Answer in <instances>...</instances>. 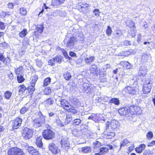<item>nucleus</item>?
Segmentation results:
<instances>
[{
    "mask_svg": "<svg viewBox=\"0 0 155 155\" xmlns=\"http://www.w3.org/2000/svg\"><path fill=\"white\" fill-rule=\"evenodd\" d=\"M153 79L150 77L145 79L143 85L142 91L144 94H147L151 91V86L150 84L152 83Z\"/></svg>",
    "mask_w": 155,
    "mask_h": 155,
    "instance_id": "obj_1",
    "label": "nucleus"
},
{
    "mask_svg": "<svg viewBox=\"0 0 155 155\" xmlns=\"http://www.w3.org/2000/svg\"><path fill=\"white\" fill-rule=\"evenodd\" d=\"M33 133L34 131L33 130L26 127L22 130L21 134L24 140H28L32 137Z\"/></svg>",
    "mask_w": 155,
    "mask_h": 155,
    "instance_id": "obj_2",
    "label": "nucleus"
},
{
    "mask_svg": "<svg viewBox=\"0 0 155 155\" xmlns=\"http://www.w3.org/2000/svg\"><path fill=\"white\" fill-rule=\"evenodd\" d=\"M42 137L45 140H49L54 139L55 136V133L49 129L44 130L42 133Z\"/></svg>",
    "mask_w": 155,
    "mask_h": 155,
    "instance_id": "obj_3",
    "label": "nucleus"
},
{
    "mask_svg": "<svg viewBox=\"0 0 155 155\" xmlns=\"http://www.w3.org/2000/svg\"><path fill=\"white\" fill-rule=\"evenodd\" d=\"M89 7L88 4L81 2L78 3L75 6L76 9L83 14H85L87 12Z\"/></svg>",
    "mask_w": 155,
    "mask_h": 155,
    "instance_id": "obj_4",
    "label": "nucleus"
},
{
    "mask_svg": "<svg viewBox=\"0 0 155 155\" xmlns=\"http://www.w3.org/2000/svg\"><path fill=\"white\" fill-rule=\"evenodd\" d=\"M128 112L132 115H140L142 113L141 107L135 105H132L128 108Z\"/></svg>",
    "mask_w": 155,
    "mask_h": 155,
    "instance_id": "obj_5",
    "label": "nucleus"
},
{
    "mask_svg": "<svg viewBox=\"0 0 155 155\" xmlns=\"http://www.w3.org/2000/svg\"><path fill=\"white\" fill-rule=\"evenodd\" d=\"M7 153L8 155H25L23 150L17 147L10 148Z\"/></svg>",
    "mask_w": 155,
    "mask_h": 155,
    "instance_id": "obj_6",
    "label": "nucleus"
},
{
    "mask_svg": "<svg viewBox=\"0 0 155 155\" xmlns=\"http://www.w3.org/2000/svg\"><path fill=\"white\" fill-rule=\"evenodd\" d=\"M125 93L131 96L137 95L138 92L139 88L138 86H127L125 88Z\"/></svg>",
    "mask_w": 155,
    "mask_h": 155,
    "instance_id": "obj_7",
    "label": "nucleus"
},
{
    "mask_svg": "<svg viewBox=\"0 0 155 155\" xmlns=\"http://www.w3.org/2000/svg\"><path fill=\"white\" fill-rule=\"evenodd\" d=\"M120 125V123L118 121L114 120H112L110 122L107 121L106 122V130L108 129L110 126V128L113 130H116L119 128Z\"/></svg>",
    "mask_w": 155,
    "mask_h": 155,
    "instance_id": "obj_8",
    "label": "nucleus"
},
{
    "mask_svg": "<svg viewBox=\"0 0 155 155\" xmlns=\"http://www.w3.org/2000/svg\"><path fill=\"white\" fill-rule=\"evenodd\" d=\"M22 122V119L19 117H16L12 120V127L13 130L17 129L21 126Z\"/></svg>",
    "mask_w": 155,
    "mask_h": 155,
    "instance_id": "obj_9",
    "label": "nucleus"
},
{
    "mask_svg": "<svg viewBox=\"0 0 155 155\" xmlns=\"http://www.w3.org/2000/svg\"><path fill=\"white\" fill-rule=\"evenodd\" d=\"M34 125L36 127H39L42 124H45V120L44 117L41 116L33 120Z\"/></svg>",
    "mask_w": 155,
    "mask_h": 155,
    "instance_id": "obj_10",
    "label": "nucleus"
},
{
    "mask_svg": "<svg viewBox=\"0 0 155 155\" xmlns=\"http://www.w3.org/2000/svg\"><path fill=\"white\" fill-rule=\"evenodd\" d=\"M109 147V148L105 147H101L99 150V152L95 153V155H104L107 153L109 150H111L113 149V147L112 145L110 144L106 145Z\"/></svg>",
    "mask_w": 155,
    "mask_h": 155,
    "instance_id": "obj_11",
    "label": "nucleus"
},
{
    "mask_svg": "<svg viewBox=\"0 0 155 155\" xmlns=\"http://www.w3.org/2000/svg\"><path fill=\"white\" fill-rule=\"evenodd\" d=\"M48 148L49 150L53 154H58L60 151V150L58 147L53 143H49L48 145Z\"/></svg>",
    "mask_w": 155,
    "mask_h": 155,
    "instance_id": "obj_12",
    "label": "nucleus"
},
{
    "mask_svg": "<svg viewBox=\"0 0 155 155\" xmlns=\"http://www.w3.org/2000/svg\"><path fill=\"white\" fill-rule=\"evenodd\" d=\"M44 29L43 23L37 25L35 27L36 31L34 32V35L36 37H38L39 35L42 34L43 31Z\"/></svg>",
    "mask_w": 155,
    "mask_h": 155,
    "instance_id": "obj_13",
    "label": "nucleus"
},
{
    "mask_svg": "<svg viewBox=\"0 0 155 155\" xmlns=\"http://www.w3.org/2000/svg\"><path fill=\"white\" fill-rule=\"evenodd\" d=\"M61 107L66 110L71 106V104L67 100L64 99H61L60 101Z\"/></svg>",
    "mask_w": 155,
    "mask_h": 155,
    "instance_id": "obj_14",
    "label": "nucleus"
},
{
    "mask_svg": "<svg viewBox=\"0 0 155 155\" xmlns=\"http://www.w3.org/2000/svg\"><path fill=\"white\" fill-rule=\"evenodd\" d=\"M147 70L148 69L146 67L144 66H141L138 72V75L140 77L145 76L147 74Z\"/></svg>",
    "mask_w": 155,
    "mask_h": 155,
    "instance_id": "obj_15",
    "label": "nucleus"
},
{
    "mask_svg": "<svg viewBox=\"0 0 155 155\" xmlns=\"http://www.w3.org/2000/svg\"><path fill=\"white\" fill-rule=\"evenodd\" d=\"M35 85L30 84V86H28L27 87V90L28 91L26 92L27 94L26 96H31L35 90Z\"/></svg>",
    "mask_w": 155,
    "mask_h": 155,
    "instance_id": "obj_16",
    "label": "nucleus"
},
{
    "mask_svg": "<svg viewBox=\"0 0 155 155\" xmlns=\"http://www.w3.org/2000/svg\"><path fill=\"white\" fill-rule=\"evenodd\" d=\"M77 38L74 36L70 37L69 39L67 42L66 46L67 47L70 48L73 47L74 45V43L76 41Z\"/></svg>",
    "mask_w": 155,
    "mask_h": 155,
    "instance_id": "obj_17",
    "label": "nucleus"
},
{
    "mask_svg": "<svg viewBox=\"0 0 155 155\" xmlns=\"http://www.w3.org/2000/svg\"><path fill=\"white\" fill-rule=\"evenodd\" d=\"M27 150L29 153L31 155H41L39 152L32 147H28Z\"/></svg>",
    "mask_w": 155,
    "mask_h": 155,
    "instance_id": "obj_18",
    "label": "nucleus"
},
{
    "mask_svg": "<svg viewBox=\"0 0 155 155\" xmlns=\"http://www.w3.org/2000/svg\"><path fill=\"white\" fill-rule=\"evenodd\" d=\"M42 137L41 136H39L36 138L35 143L37 147L39 148H41L43 146Z\"/></svg>",
    "mask_w": 155,
    "mask_h": 155,
    "instance_id": "obj_19",
    "label": "nucleus"
},
{
    "mask_svg": "<svg viewBox=\"0 0 155 155\" xmlns=\"http://www.w3.org/2000/svg\"><path fill=\"white\" fill-rule=\"evenodd\" d=\"M66 0H52L51 5L57 8L61 5L64 3Z\"/></svg>",
    "mask_w": 155,
    "mask_h": 155,
    "instance_id": "obj_20",
    "label": "nucleus"
},
{
    "mask_svg": "<svg viewBox=\"0 0 155 155\" xmlns=\"http://www.w3.org/2000/svg\"><path fill=\"white\" fill-rule=\"evenodd\" d=\"M91 73L95 76H97L98 74V70L97 65L95 64H92L90 69Z\"/></svg>",
    "mask_w": 155,
    "mask_h": 155,
    "instance_id": "obj_21",
    "label": "nucleus"
},
{
    "mask_svg": "<svg viewBox=\"0 0 155 155\" xmlns=\"http://www.w3.org/2000/svg\"><path fill=\"white\" fill-rule=\"evenodd\" d=\"M146 147L145 144L143 143L141 144L135 148V151L137 153L140 154L145 150Z\"/></svg>",
    "mask_w": 155,
    "mask_h": 155,
    "instance_id": "obj_22",
    "label": "nucleus"
},
{
    "mask_svg": "<svg viewBox=\"0 0 155 155\" xmlns=\"http://www.w3.org/2000/svg\"><path fill=\"white\" fill-rule=\"evenodd\" d=\"M118 112L121 116H125L129 114L128 108H127L126 107L119 109Z\"/></svg>",
    "mask_w": 155,
    "mask_h": 155,
    "instance_id": "obj_23",
    "label": "nucleus"
},
{
    "mask_svg": "<svg viewBox=\"0 0 155 155\" xmlns=\"http://www.w3.org/2000/svg\"><path fill=\"white\" fill-rule=\"evenodd\" d=\"M120 64L125 70L130 69L131 67L130 63L127 61H121L120 63Z\"/></svg>",
    "mask_w": 155,
    "mask_h": 155,
    "instance_id": "obj_24",
    "label": "nucleus"
},
{
    "mask_svg": "<svg viewBox=\"0 0 155 155\" xmlns=\"http://www.w3.org/2000/svg\"><path fill=\"white\" fill-rule=\"evenodd\" d=\"M84 92L87 94H90L94 91L93 87L91 85H88L84 87Z\"/></svg>",
    "mask_w": 155,
    "mask_h": 155,
    "instance_id": "obj_25",
    "label": "nucleus"
},
{
    "mask_svg": "<svg viewBox=\"0 0 155 155\" xmlns=\"http://www.w3.org/2000/svg\"><path fill=\"white\" fill-rule=\"evenodd\" d=\"M125 24L126 26L130 28V29L133 28L134 29L136 28L134 22L132 20L125 21Z\"/></svg>",
    "mask_w": 155,
    "mask_h": 155,
    "instance_id": "obj_26",
    "label": "nucleus"
},
{
    "mask_svg": "<svg viewBox=\"0 0 155 155\" xmlns=\"http://www.w3.org/2000/svg\"><path fill=\"white\" fill-rule=\"evenodd\" d=\"M38 78V76L37 75L35 74L32 76L30 78V84L35 85Z\"/></svg>",
    "mask_w": 155,
    "mask_h": 155,
    "instance_id": "obj_27",
    "label": "nucleus"
},
{
    "mask_svg": "<svg viewBox=\"0 0 155 155\" xmlns=\"http://www.w3.org/2000/svg\"><path fill=\"white\" fill-rule=\"evenodd\" d=\"M66 110L68 112L71 113L72 114H75L77 112V110L75 109V107L71 104L70 107L68 108Z\"/></svg>",
    "mask_w": 155,
    "mask_h": 155,
    "instance_id": "obj_28",
    "label": "nucleus"
},
{
    "mask_svg": "<svg viewBox=\"0 0 155 155\" xmlns=\"http://www.w3.org/2000/svg\"><path fill=\"white\" fill-rule=\"evenodd\" d=\"M51 79L49 77H47L45 78L43 82V87H45L49 85L51 83Z\"/></svg>",
    "mask_w": 155,
    "mask_h": 155,
    "instance_id": "obj_29",
    "label": "nucleus"
},
{
    "mask_svg": "<svg viewBox=\"0 0 155 155\" xmlns=\"http://www.w3.org/2000/svg\"><path fill=\"white\" fill-rule=\"evenodd\" d=\"M0 61L6 65L8 63L7 58L5 57L4 53H0Z\"/></svg>",
    "mask_w": 155,
    "mask_h": 155,
    "instance_id": "obj_30",
    "label": "nucleus"
},
{
    "mask_svg": "<svg viewBox=\"0 0 155 155\" xmlns=\"http://www.w3.org/2000/svg\"><path fill=\"white\" fill-rule=\"evenodd\" d=\"M149 58V56L147 54L144 53L142 55L141 61L143 63H146L148 62Z\"/></svg>",
    "mask_w": 155,
    "mask_h": 155,
    "instance_id": "obj_31",
    "label": "nucleus"
},
{
    "mask_svg": "<svg viewBox=\"0 0 155 155\" xmlns=\"http://www.w3.org/2000/svg\"><path fill=\"white\" fill-rule=\"evenodd\" d=\"M28 31L26 29L24 28L19 33V36L21 38L25 37L28 34Z\"/></svg>",
    "mask_w": 155,
    "mask_h": 155,
    "instance_id": "obj_32",
    "label": "nucleus"
},
{
    "mask_svg": "<svg viewBox=\"0 0 155 155\" xmlns=\"http://www.w3.org/2000/svg\"><path fill=\"white\" fill-rule=\"evenodd\" d=\"M109 104H114L116 105H119L120 104L119 100L117 98H112L109 101Z\"/></svg>",
    "mask_w": 155,
    "mask_h": 155,
    "instance_id": "obj_33",
    "label": "nucleus"
},
{
    "mask_svg": "<svg viewBox=\"0 0 155 155\" xmlns=\"http://www.w3.org/2000/svg\"><path fill=\"white\" fill-rule=\"evenodd\" d=\"M94 60V57L91 56L89 57H86L84 58L85 62L87 64H90L91 63L93 62Z\"/></svg>",
    "mask_w": 155,
    "mask_h": 155,
    "instance_id": "obj_34",
    "label": "nucleus"
},
{
    "mask_svg": "<svg viewBox=\"0 0 155 155\" xmlns=\"http://www.w3.org/2000/svg\"><path fill=\"white\" fill-rule=\"evenodd\" d=\"M18 91L19 93H24L25 90H27V88L25 85L24 84H22L20 85L18 87Z\"/></svg>",
    "mask_w": 155,
    "mask_h": 155,
    "instance_id": "obj_35",
    "label": "nucleus"
},
{
    "mask_svg": "<svg viewBox=\"0 0 155 155\" xmlns=\"http://www.w3.org/2000/svg\"><path fill=\"white\" fill-rule=\"evenodd\" d=\"M82 152L84 153H88L91 151V148L89 146H86L81 148Z\"/></svg>",
    "mask_w": 155,
    "mask_h": 155,
    "instance_id": "obj_36",
    "label": "nucleus"
},
{
    "mask_svg": "<svg viewBox=\"0 0 155 155\" xmlns=\"http://www.w3.org/2000/svg\"><path fill=\"white\" fill-rule=\"evenodd\" d=\"M12 92L9 91H6L4 94V98L7 100H9L12 96Z\"/></svg>",
    "mask_w": 155,
    "mask_h": 155,
    "instance_id": "obj_37",
    "label": "nucleus"
},
{
    "mask_svg": "<svg viewBox=\"0 0 155 155\" xmlns=\"http://www.w3.org/2000/svg\"><path fill=\"white\" fill-rule=\"evenodd\" d=\"M17 80L18 83H21L24 81L25 79L23 75L20 74L17 75Z\"/></svg>",
    "mask_w": 155,
    "mask_h": 155,
    "instance_id": "obj_38",
    "label": "nucleus"
},
{
    "mask_svg": "<svg viewBox=\"0 0 155 155\" xmlns=\"http://www.w3.org/2000/svg\"><path fill=\"white\" fill-rule=\"evenodd\" d=\"M64 78L66 80L68 81L71 78V75L70 72L68 71L65 72L63 74Z\"/></svg>",
    "mask_w": 155,
    "mask_h": 155,
    "instance_id": "obj_39",
    "label": "nucleus"
},
{
    "mask_svg": "<svg viewBox=\"0 0 155 155\" xmlns=\"http://www.w3.org/2000/svg\"><path fill=\"white\" fill-rule=\"evenodd\" d=\"M23 69V67L22 66H20L18 68L15 69V72L17 75H20L22 73Z\"/></svg>",
    "mask_w": 155,
    "mask_h": 155,
    "instance_id": "obj_40",
    "label": "nucleus"
},
{
    "mask_svg": "<svg viewBox=\"0 0 155 155\" xmlns=\"http://www.w3.org/2000/svg\"><path fill=\"white\" fill-rule=\"evenodd\" d=\"M54 58L55 62L59 64L62 62L63 58V57L61 55H57Z\"/></svg>",
    "mask_w": 155,
    "mask_h": 155,
    "instance_id": "obj_41",
    "label": "nucleus"
},
{
    "mask_svg": "<svg viewBox=\"0 0 155 155\" xmlns=\"http://www.w3.org/2000/svg\"><path fill=\"white\" fill-rule=\"evenodd\" d=\"M72 120V117L71 114H68L65 119V123L66 124H68L70 123Z\"/></svg>",
    "mask_w": 155,
    "mask_h": 155,
    "instance_id": "obj_42",
    "label": "nucleus"
},
{
    "mask_svg": "<svg viewBox=\"0 0 155 155\" xmlns=\"http://www.w3.org/2000/svg\"><path fill=\"white\" fill-rule=\"evenodd\" d=\"M115 135V133L113 132H109L107 134H105L107 139H110L114 137Z\"/></svg>",
    "mask_w": 155,
    "mask_h": 155,
    "instance_id": "obj_43",
    "label": "nucleus"
},
{
    "mask_svg": "<svg viewBox=\"0 0 155 155\" xmlns=\"http://www.w3.org/2000/svg\"><path fill=\"white\" fill-rule=\"evenodd\" d=\"M45 94L49 95L51 93V90L50 87H46L44 90Z\"/></svg>",
    "mask_w": 155,
    "mask_h": 155,
    "instance_id": "obj_44",
    "label": "nucleus"
},
{
    "mask_svg": "<svg viewBox=\"0 0 155 155\" xmlns=\"http://www.w3.org/2000/svg\"><path fill=\"white\" fill-rule=\"evenodd\" d=\"M19 13L22 15H25L27 14V10L24 7L21 8L19 9Z\"/></svg>",
    "mask_w": 155,
    "mask_h": 155,
    "instance_id": "obj_45",
    "label": "nucleus"
},
{
    "mask_svg": "<svg viewBox=\"0 0 155 155\" xmlns=\"http://www.w3.org/2000/svg\"><path fill=\"white\" fill-rule=\"evenodd\" d=\"M112 32V31L111 27L109 25L108 26L106 31L107 35L108 36H110L111 35Z\"/></svg>",
    "mask_w": 155,
    "mask_h": 155,
    "instance_id": "obj_46",
    "label": "nucleus"
},
{
    "mask_svg": "<svg viewBox=\"0 0 155 155\" xmlns=\"http://www.w3.org/2000/svg\"><path fill=\"white\" fill-rule=\"evenodd\" d=\"M55 62L54 58H53L48 61V65L51 66H54L55 65Z\"/></svg>",
    "mask_w": 155,
    "mask_h": 155,
    "instance_id": "obj_47",
    "label": "nucleus"
},
{
    "mask_svg": "<svg viewBox=\"0 0 155 155\" xmlns=\"http://www.w3.org/2000/svg\"><path fill=\"white\" fill-rule=\"evenodd\" d=\"M132 51L130 50L122 52V54L124 56H127L132 54Z\"/></svg>",
    "mask_w": 155,
    "mask_h": 155,
    "instance_id": "obj_48",
    "label": "nucleus"
},
{
    "mask_svg": "<svg viewBox=\"0 0 155 155\" xmlns=\"http://www.w3.org/2000/svg\"><path fill=\"white\" fill-rule=\"evenodd\" d=\"M81 120L80 119H76L74 120L72 124L74 126L78 125L80 123Z\"/></svg>",
    "mask_w": 155,
    "mask_h": 155,
    "instance_id": "obj_49",
    "label": "nucleus"
},
{
    "mask_svg": "<svg viewBox=\"0 0 155 155\" xmlns=\"http://www.w3.org/2000/svg\"><path fill=\"white\" fill-rule=\"evenodd\" d=\"M146 137L148 140H151L153 137L152 132L151 131H149L146 134Z\"/></svg>",
    "mask_w": 155,
    "mask_h": 155,
    "instance_id": "obj_50",
    "label": "nucleus"
},
{
    "mask_svg": "<svg viewBox=\"0 0 155 155\" xmlns=\"http://www.w3.org/2000/svg\"><path fill=\"white\" fill-rule=\"evenodd\" d=\"M54 102V100L52 98H49L46 100V103L48 105L52 104Z\"/></svg>",
    "mask_w": 155,
    "mask_h": 155,
    "instance_id": "obj_51",
    "label": "nucleus"
},
{
    "mask_svg": "<svg viewBox=\"0 0 155 155\" xmlns=\"http://www.w3.org/2000/svg\"><path fill=\"white\" fill-rule=\"evenodd\" d=\"M94 15L96 17H98L100 15V12L98 9H95L93 11Z\"/></svg>",
    "mask_w": 155,
    "mask_h": 155,
    "instance_id": "obj_52",
    "label": "nucleus"
},
{
    "mask_svg": "<svg viewBox=\"0 0 155 155\" xmlns=\"http://www.w3.org/2000/svg\"><path fill=\"white\" fill-rule=\"evenodd\" d=\"M28 110V108L24 107L20 110V113L21 114H24Z\"/></svg>",
    "mask_w": 155,
    "mask_h": 155,
    "instance_id": "obj_53",
    "label": "nucleus"
},
{
    "mask_svg": "<svg viewBox=\"0 0 155 155\" xmlns=\"http://www.w3.org/2000/svg\"><path fill=\"white\" fill-rule=\"evenodd\" d=\"M123 45L124 46H128L130 45H131V42L130 41L127 40H125L123 41Z\"/></svg>",
    "mask_w": 155,
    "mask_h": 155,
    "instance_id": "obj_54",
    "label": "nucleus"
},
{
    "mask_svg": "<svg viewBox=\"0 0 155 155\" xmlns=\"http://www.w3.org/2000/svg\"><path fill=\"white\" fill-rule=\"evenodd\" d=\"M5 28V23L1 21H0V29L4 30Z\"/></svg>",
    "mask_w": 155,
    "mask_h": 155,
    "instance_id": "obj_55",
    "label": "nucleus"
},
{
    "mask_svg": "<svg viewBox=\"0 0 155 155\" xmlns=\"http://www.w3.org/2000/svg\"><path fill=\"white\" fill-rule=\"evenodd\" d=\"M151 154V151L148 149L145 150L143 153V155H150Z\"/></svg>",
    "mask_w": 155,
    "mask_h": 155,
    "instance_id": "obj_56",
    "label": "nucleus"
},
{
    "mask_svg": "<svg viewBox=\"0 0 155 155\" xmlns=\"http://www.w3.org/2000/svg\"><path fill=\"white\" fill-rule=\"evenodd\" d=\"M3 98L2 96L0 95V103L2 105H5L8 104L7 102L3 101Z\"/></svg>",
    "mask_w": 155,
    "mask_h": 155,
    "instance_id": "obj_57",
    "label": "nucleus"
},
{
    "mask_svg": "<svg viewBox=\"0 0 155 155\" xmlns=\"http://www.w3.org/2000/svg\"><path fill=\"white\" fill-rule=\"evenodd\" d=\"M6 16L5 12L2 11L0 13V17L1 18H5Z\"/></svg>",
    "mask_w": 155,
    "mask_h": 155,
    "instance_id": "obj_58",
    "label": "nucleus"
},
{
    "mask_svg": "<svg viewBox=\"0 0 155 155\" xmlns=\"http://www.w3.org/2000/svg\"><path fill=\"white\" fill-rule=\"evenodd\" d=\"M8 76L10 80H12L13 79L14 76L12 72H10L8 74Z\"/></svg>",
    "mask_w": 155,
    "mask_h": 155,
    "instance_id": "obj_59",
    "label": "nucleus"
},
{
    "mask_svg": "<svg viewBox=\"0 0 155 155\" xmlns=\"http://www.w3.org/2000/svg\"><path fill=\"white\" fill-rule=\"evenodd\" d=\"M59 49L62 51L63 54L64 56L68 55V54L67 51L65 50L64 48H60Z\"/></svg>",
    "mask_w": 155,
    "mask_h": 155,
    "instance_id": "obj_60",
    "label": "nucleus"
},
{
    "mask_svg": "<svg viewBox=\"0 0 155 155\" xmlns=\"http://www.w3.org/2000/svg\"><path fill=\"white\" fill-rule=\"evenodd\" d=\"M141 34L139 33L138 34L137 36V41L138 42H139L141 39Z\"/></svg>",
    "mask_w": 155,
    "mask_h": 155,
    "instance_id": "obj_61",
    "label": "nucleus"
},
{
    "mask_svg": "<svg viewBox=\"0 0 155 155\" xmlns=\"http://www.w3.org/2000/svg\"><path fill=\"white\" fill-rule=\"evenodd\" d=\"M134 146L133 145H131L128 148V152H130L134 150Z\"/></svg>",
    "mask_w": 155,
    "mask_h": 155,
    "instance_id": "obj_62",
    "label": "nucleus"
},
{
    "mask_svg": "<svg viewBox=\"0 0 155 155\" xmlns=\"http://www.w3.org/2000/svg\"><path fill=\"white\" fill-rule=\"evenodd\" d=\"M61 145L63 147H66L68 146V144L66 141H61Z\"/></svg>",
    "mask_w": 155,
    "mask_h": 155,
    "instance_id": "obj_63",
    "label": "nucleus"
},
{
    "mask_svg": "<svg viewBox=\"0 0 155 155\" xmlns=\"http://www.w3.org/2000/svg\"><path fill=\"white\" fill-rule=\"evenodd\" d=\"M155 145V140H153L150 142L147 145L148 147H152Z\"/></svg>",
    "mask_w": 155,
    "mask_h": 155,
    "instance_id": "obj_64",
    "label": "nucleus"
}]
</instances>
